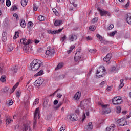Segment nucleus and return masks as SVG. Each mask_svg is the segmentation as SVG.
<instances>
[{
	"instance_id": "nucleus-39",
	"label": "nucleus",
	"mask_w": 131,
	"mask_h": 131,
	"mask_svg": "<svg viewBox=\"0 0 131 131\" xmlns=\"http://www.w3.org/2000/svg\"><path fill=\"white\" fill-rule=\"evenodd\" d=\"M116 112L117 113H120L121 112V107L120 106H118L116 108Z\"/></svg>"
},
{
	"instance_id": "nucleus-17",
	"label": "nucleus",
	"mask_w": 131,
	"mask_h": 131,
	"mask_svg": "<svg viewBox=\"0 0 131 131\" xmlns=\"http://www.w3.org/2000/svg\"><path fill=\"white\" fill-rule=\"evenodd\" d=\"M18 66H15L11 68V70L13 74H15V73H17V71H18Z\"/></svg>"
},
{
	"instance_id": "nucleus-44",
	"label": "nucleus",
	"mask_w": 131,
	"mask_h": 131,
	"mask_svg": "<svg viewBox=\"0 0 131 131\" xmlns=\"http://www.w3.org/2000/svg\"><path fill=\"white\" fill-rule=\"evenodd\" d=\"M38 103H39V99L37 98L35 100V101L33 103V105H37Z\"/></svg>"
},
{
	"instance_id": "nucleus-15",
	"label": "nucleus",
	"mask_w": 131,
	"mask_h": 131,
	"mask_svg": "<svg viewBox=\"0 0 131 131\" xmlns=\"http://www.w3.org/2000/svg\"><path fill=\"white\" fill-rule=\"evenodd\" d=\"M42 82L41 79H38L35 81V85H36V86H40V85L42 84Z\"/></svg>"
},
{
	"instance_id": "nucleus-14",
	"label": "nucleus",
	"mask_w": 131,
	"mask_h": 131,
	"mask_svg": "<svg viewBox=\"0 0 131 131\" xmlns=\"http://www.w3.org/2000/svg\"><path fill=\"white\" fill-rule=\"evenodd\" d=\"M112 58V54H107V55L103 58V61L105 62H109Z\"/></svg>"
},
{
	"instance_id": "nucleus-38",
	"label": "nucleus",
	"mask_w": 131,
	"mask_h": 131,
	"mask_svg": "<svg viewBox=\"0 0 131 131\" xmlns=\"http://www.w3.org/2000/svg\"><path fill=\"white\" fill-rule=\"evenodd\" d=\"M90 30H91L92 31H94L96 29V26L94 25H92L89 27Z\"/></svg>"
},
{
	"instance_id": "nucleus-51",
	"label": "nucleus",
	"mask_w": 131,
	"mask_h": 131,
	"mask_svg": "<svg viewBox=\"0 0 131 131\" xmlns=\"http://www.w3.org/2000/svg\"><path fill=\"white\" fill-rule=\"evenodd\" d=\"M90 53H91L92 54H95L96 53V50L95 49H90L89 50Z\"/></svg>"
},
{
	"instance_id": "nucleus-13",
	"label": "nucleus",
	"mask_w": 131,
	"mask_h": 131,
	"mask_svg": "<svg viewBox=\"0 0 131 131\" xmlns=\"http://www.w3.org/2000/svg\"><path fill=\"white\" fill-rule=\"evenodd\" d=\"M77 39V36L74 34H71L69 36V40L70 41H74Z\"/></svg>"
},
{
	"instance_id": "nucleus-36",
	"label": "nucleus",
	"mask_w": 131,
	"mask_h": 131,
	"mask_svg": "<svg viewBox=\"0 0 131 131\" xmlns=\"http://www.w3.org/2000/svg\"><path fill=\"white\" fill-rule=\"evenodd\" d=\"M96 37H97L98 39H99V40L100 41H103V37H102L100 34H97L96 35Z\"/></svg>"
},
{
	"instance_id": "nucleus-28",
	"label": "nucleus",
	"mask_w": 131,
	"mask_h": 131,
	"mask_svg": "<svg viewBox=\"0 0 131 131\" xmlns=\"http://www.w3.org/2000/svg\"><path fill=\"white\" fill-rule=\"evenodd\" d=\"M123 81H124V80L123 79H121L120 80V84L119 86V89H122V88L124 86V83H123Z\"/></svg>"
},
{
	"instance_id": "nucleus-58",
	"label": "nucleus",
	"mask_w": 131,
	"mask_h": 131,
	"mask_svg": "<svg viewBox=\"0 0 131 131\" xmlns=\"http://www.w3.org/2000/svg\"><path fill=\"white\" fill-rule=\"evenodd\" d=\"M2 39L4 42H5V41H7V37H2Z\"/></svg>"
},
{
	"instance_id": "nucleus-19",
	"label": "nucleus",
	"mask_w": 131,
	"mask_h": 131,
	"mask_svg": "<svg viewBox=\"0 0 131 131\" xmlns=\"http://www.w3.org/2000/svg\"><path fill=\"white\" fill-rule=\"evenodd\" d=\"M81 96V94L80 92H77L74 96V100H79Z\"/></svg>"
},
{
	"instance_id": "nucleus-18",
	"label": "nucleus",
	"mask_w": 131,
	"mask_h": 131,
	"mask_svg": "<svg viewBox=\"0 0 131 131\" xmlns=\"http://www.w3.org/2000/svg\"><path fill=\"white\" fill-rule=\"evenodd\" d=\"M126 20L128 24H131V13H128L127 14Z\"/></svg>"
},
{
	"instance_id": "nucleus-22",
	"label": "nucleus",
	"mask_w": 131,
	"mask_h": 131,
	"mask_svg": "<svg viewBox=\"0 0 131 131\" xmlns=\"http://www.w3.org/2000/svg\"><path fill=\"white\" fill-rule=\"evenodd\" d=\"M85 128L87 130H92L93 129V123L92 122L89 123L88 125L85 127Z\"/></svg>"
},
{
	"instance_id": "nucleus-24",
	"label": "nucleus",
	"mask_w": 131,
	"mask_h": 131,
	"mask_svg": "<svg viewBox=\"0 0 131 131\" xmlns=\"http://www.w3.org/2000/svg\"><path fill=\"white\" fill-rule=\"evenodd\" d=\"M0 81L1 82H6L7 81V76L6 75H3L1 77Z\"/></svg>"
},
{
	"instance_id": "nucleus-31",
	"label": "nucleus",
	"mask_w": 131,
	"mask_h": 131,
	"mask_svg": "<svg viewBox=\"0 0 131 131\" xmlns=\"http://www.w3.org/2000/svg\"><path fill=\"white\" fill-rule=\"evenodd\" d=\"M24 104L26 107H27L28 106V104H29V101H28V99H25L24 101Z\"/></svg>"
},
{
	"instance_id": "nucleus-5",
	"label": "nucleus",
	"mask_w": 131,
	"mask_h": 131,
	"mask_svg": "<svg viewBox=\"0 0 131 131\" xmlns=\"http://www.w3.org/2000/svg\"><path fill=\"white\" fill-rule=\"evenodd\" d=\"M117 123L119 124V125L124 126V125H127V121H126V118H122L121 119H118L117 121Z\"/></svg>"
},
{
	"instance_id": "nucleus-20",
	"label": "nucleus",
	"mask_w": 131,
	"mask_h": 131,
	"mask_svg": "<svg viewBox=\"0 0 131 131\" xmlns=\"http://www.w3.org/2000/svg\"><path fill=\"white\" fill-rule=\"evenodd\" d=\"M115 128V125L111 124L110 127L106 128V131H114Z\"/></svg>"
},
{
	"instance_id": "nucleus-49",
	"label": "nucleus",
	"mask_w": 131,
	"mask_h": 131,
	"mask_svg": "<svg viewBox=\"0 0 131 131\" xmlns=\"http://www.w3.org/2000/svg\"><path fill=\"white\" fill-rule=\"evenodd\" d=\"M33 25V23L32 21H29L28 23V26L29 28H30V26H32Z\"/></svg>"
},
{
	"instance_id": "nucleus-10",
	"label": "nucleus",
	"mask_w": 131,
	"mask_h": 131,
	"mask_svg": "<svg viewBox=\"0 0 131 131\" xmlns=\"http://www.w3.org/2000/svg\"><path fill=\"white\" fill-rule=\"evenodd\" d=\"M107 106H108V105H102V107L103 109V112L104 113V114H108V113H110L111 111L110 108H107Z\"/></svg>"
},
{
	"instance_id": "nucleus-12",
	"label": "nucleus",
	"mask_w": 131,
	"mask_h": 131,
	"mask_svg": "<svg viewBox=\"0 0 131 131\" xmlns=\"http://www.w3.org/2000/svg\"><path fill=\"white\" fill-rule=\"evenodd\" d=\"M29 128V131H31V128H30V125H28V124H24L22 127L21 131H27Z\"/></svg>"
},
{
	"instance_id": "nucleus-62",
	"label": "nucleus",
	"mask_w": 131,
	"mask_h": 131,
	"mask_svg": "<svg viewBox=\"0 0 131 131\" xmlns=\"http://www.w3.org/2000/svg\"><path fill=\"white\" fill-rule=\"evenodd\" d=\"M66 39V35H64L63 37H61V41H64Z\"/></svg>"
},
{
	"instance_id": "nucleus-9",
	"label": "nucleus",
	"mask_w": 131,
	"mask_h": 131,
	"mask_svg": "<svg viewBox=\"0 0 131 131\" xmlns=\"http://www.w3.org/2000/svg\"><path fill=\"white\" fill-rule=\"evenodd\" d=\"M20 42L24 46H28V45L30 43L31 41L30 40L26 39V38H23L21 39H20Z\"/></svg>"
},
{
	"instance_id": "nucleus-25",
	"label": "nucleus",
	"mask_w": 131,
	"mask_h": 131,
	"mask_svg": "<svg viewBox=\"0 0 131 131\" xmlns=\"http://www.w3.org/2000/svg\"><path fill=\"white\" fill-rule=\"evenodd\" d=\"M63 29V28H62V29H59L58 30H54V31H52V34H57V33H60V32H61Z\"/></svg>"
},
{
	"instance_id": "nucleus-47",
	"label": "nucleus",
	"mask_w": 131,
	"mask_h": 131,
	"mask_svg": "<svg viewBox=\"0 0 131 131\" xmlns=\"http://www.w3.org/2000/svg\"><path fill=\"white\" fill-rule=\"evenodd\" d=\"M14 104V102H13V100H10L8 103L7 105L8 106H12Z\"/></svg>"
},
{
	"instance_id": "nucleus-40",
	"label": "nucleus",
	"mask_w": 131,
	"mask_h": 131,
	"mask_svg": "<svg viewBox=\"0 0 131 131\" xmlns=\"http://www.w3.org/2000/svg\"><path fill=\"white\" fill-rule=\"evenodd\" d=\"M65 129H66V126L65 125H63L61 126L59 131H65Z\"/></svg>"
},
{
	"instance_id": "nucleus-64",
	"label": "nucleus",
	"mask_w": 131,
	"mask_h": 131,
	"mask_svg": "<svg viewBox=\"0 0 131 131\" xmlns=\"http://www.w3.org/2000/svg\"><path fill=\"white\" fill-rule=\"evenodd\" d=\"M12 10L15 11V10H17L18 8L16 6H14L13 7H12Z\"/></svg>"
},
{
	"instance_id": "nucleus-27",
	"label": "nucleus",
	"mask_w": 131,
	"mask_h": 131,
	"mask_svg": "<svg viewBox=\"0 0 131 131\" xmlns=\"http://www.w3.org/2000/svg\"><path fill=\"white\" fill-rule=\"evenodd\" d=\"M28 3V0L21 1V6H23V7H26V5H27Z\"/></svg>"
},
{
	"instance_id": "nucleus-29",
	"label": "nucleus",
	"mask_w": 131,
	"mask_h": 131,
	"mask_svg": "<svg viewBox=\"0 0 131 131\" xmlns=\"http://www.w3.org/2000/svg\"><path fill=\"white\" fill-rule=\"evenodd\" d=\"M64 64L62 63H59L57 67L55 68V70H58V69H61L63 67Z\"/></svg>"
},
{
	"instance_id": "nucleus-61",
	"label": "nucleus",
	"mask_w": 131,
	"mask_h": 131,
	"mask_svg": "<svg viewBox=\"0 0 131 131\" xmlns=\"http://www.w3.org/2000/svg\"><path fill=\"white\" fill-rule=\"evenodd\" d=\"M75 48V46L74 45H73L71 46L69 50L72 52V50H73Z\"/></svg>"
},
{
	"instance_id": "nucleus-23",
	"label": "nucleus",
	"mask_w": 131,
	"mask_h": 131,
	"mask_svg": "<svg viewBox=\"0 0 131 131\" xmlns=\"http://www.w3.org/2000/svg\"><path fill=\"white\" fill-rule=\"evenodd\" d=\"M14 48H15V45L14 43H12L8 46V52H12L13 50H14Z\"/></svg>"
},
{
	"instance_id": "nucleus-33",
	"label": "nucleus",
	"mask_w": 131,
	"mask_h": 131,
	"mask_svg": "<svg viewBox=\"0 0 131 131\" xmlns=\"http://www.w3.org/2000/svg\"><path fill=\"white\" fill-rule=\"evenodd\" d=\"M9 91V88L5 87L2 90V92L3 94H7V92Z\"/></svg>"
},
{
	"instance_id": "nucleus-46",
	"label": "nucleus",
	"mask_w": 131,
	"mask_h": 131,
	"mask_svg": "<svg viewBox=\"0 0 131 131\" xmlns=\"http://www.w3.org/2000/svg\"><path fill=\"white\" fill-rule=\"evenodd\" d=\"M85 103H83L82 102H81L80 103V106L81 107L82 109H85Z\"/></svg>"
},
{
	"instance_id": "nucleus-34",
	"label": "nucleus",
	"mask_w": 131,
	"mask_h": 131,
	"mask_svg": "<svg viewBox=\"0 0 131 131\" xmlns=\"http://www.w3.org/2000/svg\"><path fill=\"white\" fill-rule=\"evenodd\" d=\"M45 19H46V18L45 17V16L40 15L38 16V20L39 21H45Z\"/></svg>"
},
{
	"instance_id": "nucleus-30",
	"label": "nucleus",
	"mask_w": 131,
	"mask_h": 131,
	"mask_svg": "<svg viewBox=\"0 0 131 131\" xmlns=\"http://www.w3.org/2000/svg\"><path fill=\"white\" fill-rule=\"evenodd\" d=\"M42 74H43V71L40 70L35 75V76H40V75H42Z\"/></svg>"
},
{
	"instance_id": "nucleus-26",
	"label": "nucleus",
	"mask_w": 131,
	"mask_h": 131,
	"mask_svg": "<svg viewBox=\"0 0 131 131\" xmlns=\"http://www.w3.org/2000/svg\"><path fill=\"white\" fill-rule=\"evenodd\" d=\"M20 26L23 27V28H24L26 26V24L25 23V20L23 19H20Z\"/></svg>"
},
{
	"instance_id": "nucleus-53",
	"label": "nucleus",
	"mask_w": 131,
	"mask_h": 131,
	"mask_svg": "<svg viewBox=\"0 0 131 131\" xmlns=\"http://www.w3.org/2000/svg\"><path fill=\"white\" fill-rule=\"evenodd\" d=\"M33 9L34 11H37V6H36V5L34 4L33 7Z\"/></svg>"
},
{
	"instance_id": "nucleus-52",
	"label": "nucleus",
	"mask_w": 131,
	"mask_h": 131,
	"mask_svg": "<svg viewBox=\"0 0 131 131\" xmlns=\"http://www.w3.org/2000/svg\"><path fill=\"white\" fill-rule=\"evenodd\" d=\"M20 95H21V92H20V91H17L16 92V97H17V98H20Z\"/></svg>"
},
{
	"instance_id": "nucleus-57",
	"label": "nucleus",
	"mask_w": 131,
	"mask_h": 131,
	"mask_svg": "<svg viewBox=\"0 0 131 131\" xmlns=\"http://www.w3.org/2000/svg\"><path fill=\"white\" fill-rule=\"evenodd\" d=\"M129 7V2H127L126 4L125 5V9H127Z\"/></svg>"
},
{
	"instance_id": "nucleus-48",
	"label": "nucleus",
	"mask_w": 131,
	"mask_h": 131,
	"mask_svg": "<svg viewBox=\"0 0 131 131\" xmlns=\"http://www.w3.org/2000/svg\"><path fill=\"white\" fill-rule=\"evenodd\" d=\"M13 17L16 18L17 21H19V16L16 13L13 14Z\"/></svg>"
},
{
	"instance_id": "nucleus-43",
	"label": "nucleus",
	"mask_w": 131,
	"mask_h": 131,
	"mask_svg": "<svg viewBox=\"0 0 131 131\" xmlns=\"http://www.w3.org/2000/svg\"><path fill=\"white\" fill-rule=\"evenodd\" d=\"M53 11L55 15H56V16H58L59 15V13H58V11H57V10L55 8H53Z\"/></svg>"
},
{
	"instance_id": "nucleus-37",
	"label": "nucleus",
	"mask_w": 131,
	"mask_h": 131,
	"mask_svg": "<svg viewBox=\"0 0 131 131\" xmlns=\"http://www.w3.org/2000/svg\"><path fill=\"white\" fill-rule=\"evenodd\" d=\"M11 121L13 122V120H11V118H8L6 119V124H10Z\"/></svg>"
},
{
	"instance_id": "nucleus-56",
	"label": "nucleus",
	"mask_w": 131,
	"mask_h": 131,
	"mask_svg": "<svg viewBox=\"0 0 131 131\" xmlns=\"http://www.w3.org/2000/svg\"><path fill=\"white\" fill-rule=\"evenodd\" d=\"M2 37H7V32H4L2 33Z\"/></svg>"
},
{
	"instance_id": "nucleus-55",
	"label": "nucleus",
	"mask_w": 131,
	"mask_h": 131,
	"mask_svg": "<svg viewBox=\"0 0 131 131\" xmlns=\"http://www.w3.org/2000/svg\"><path fill=\"white\" fill-rule=\"evenodd\" d=\"M86 40H93V38H92L91 36H87L86 37Z\"/></svg>"
},
{
	"instance_id": "nucleus-63",
	"label": "nucleus",
	"mask_w": 131,
	"mask_h": 131,
	"mask_svg": "<svg viewBox=\"0 0 131 131\" xmlns=\"http://www.w3.org/2000/svg\"><path fill=\"white\" fill-rule=\"evenodd\" d=\"M112 89V86H111L107 87L106 90H107V92H110V91H111Z\"/></svg>"
},
{
	"instance_id": "nucleus-6",
	"label": "nucleus",
	"mask_w": 131,
	"mask_h": 131,
	"mask_svg": "<svg viewBox=\"0 0 131 131\" xmlns=\"http://www.w3.org/2000/svg\"><path fill=\"white\" fill-rule=\"evenodd\" d=\"M51 106H52V102H50V100H49V99H46L44 101V102L43 103V107L44 108H50Z\"/></svg>"
},
{
	"instance_id": "nucleus-45",
	"label": "nucleus",
	"mask_w": 131,
	"mask_h": 131,
	"mask_svg": "<svg viewBox=\"0 0 131 131\" xmlns=\"http://www.w3.org/2000/svg\"><path fill=\"white\" fill-rule=\"evenodd\" d=\"M6 6L7 7H10V6H11V1L10 0L6 1Z\"/></svg>"
},
{
	"instance_id": "nucleus-59",
	"label": "nucleus",
	"mask_w": 131,
	"mask_h": 131,
	"mask_svg": "<svg viewBox=\"0 0 131 131\" xmlns=\"http://www.w3.org/2000/svg\"><path fill=\"white\" fill-rule=\"evenodd\" d=\"M75 48V46L74 45H73L71 46L69 50L72 52V50H73Z\"/></svg>"
},
{
	"instance_id": "nucleus-50",
	"label": "nucleus",
	"mask_w": 131,
	"mask_h": 131,
	"mask_svg": "<svg viewBox=\"0 0 131 131\" xmlns=\"http://www.w3.org/2000/svg\"><path fill=\"white\" fill-rule=\"evenodd\" d=\"M114 28V26L113 25H111L108 27H107L108 30H111L113 28Z\"/></svg>"
},
{
	"instance_id": "nucleus-41",
	"label": "nucleus",
	"mask_w": 131,
	"mask_h": 131,
	"mask_svg": "<svg viewBox=\"0 0 131 131\" xmlns=\"http://www.w3.org/2000/svg\"><path fill=\"white\" fill-rule=\"evenodd\" d=\"M98 20H99V18L95 17L92 20V23H96V22H98Z\"/></svg>"
},
{
	"instance_id": "nucleus-1",
	"label": "nucleus",
	"mask_w": 131,
	"mask_h": 131,
	"mask_svg": "<svg viewBox=\"0 0 131 131\" xmlns=\"http://www.w3.org/2000/svg\"><path fill=\"white\" fill-rule=\"evenodd\" d=\"M42 64V62H41V61L38 59H34L33 60L32 62L30 63V67L33 71H36V70L39 69Z\"/></svg>"
},
{
	"instance_id": "nucleus-2",
	"label": "nucleus",
	"mask_w": 131,
	"mask_h": 131,
	"mask_svg": "<svg viewBox=\"0 0 131 131\" xmlns=\"http://www.w3.org/2000/svg\"><path fill=\"white\" fill-rule=\"evenodd\" d=\"M106 73V70L104 67H100L96 72V76L100 78V77H103L105 76Z\"/></svg>"
},
{
	"instance_id": "nucleus-11",
	"label": "nucleus",
	"mask_w": 131,
	"mask_h": 131,
	"mask_svg": "<svg viewBox=\"0 0 131 131\" xmlns=\"http://www.w3.org/2000/svg\"><path fill=\"white\" fill-rule=\"evenodd\" d=\"M70 119L72 120V121H77L78 120V118L77 117V115L75 114H73L71 115Z\"/></svg>"
},
{
	"instance_id": "nucleus-21",
	"label": "nucleus",
	"mask_w": 131,
	"mask_h": 131,
	"mask_svg": "<svg viewBox=\"0 0 131 131\" xmlns=\"http://www.w3.org/2000/svg\"><path fill=\"white\" fill-rule=\"evenodd\" d=\"M62 24H63V21L61 20H56L54 22L55 26H60V25H62Z\"/></svg>"
},
{
	"instance_id": "nucleus-42",
	"label": "nucleus",
	"mask_w": 131,
	"mask_h": 131,
	"mask_svg": "<svg viewBox=\"0 0 131 131\" xmlns=\"http://www.w3.org/2000/svg\"><path fill=\"white\" fill-rule=\"evenodd\" d=\"M116 33H117V31H116L112 32L110 33V36H114L115 35V34H116Z\"/></svg>"
},
{
	"instance_id": "nucleus-8",
	"label": "nucleus",
	"mask_w": 131,
	"mask_h": 131,
	"mask_svg": "<svg viewBox=\"0 0 131 131\" xmlns=\"http://www.w3.org/2000/svg\"><path fill=\"white\" fill-rule=\"evenodd\" d=\"M39 111V108H37L35 111V113H34V115L33 126H34L35 125V124H36V119H37V116L38 115Z\"/></svg>"
},
{
	"instance_id": "nucleus-16",
	"label": "nucleus",
	"mask_w": 131,
	"mask_h": 131,
	"mask_svg": "<svg viewBox=\"0 0 131 131\" xmlns=\"http://www.w3.org/2000/svg\"><path fill=\"white\" fill-rule=\"evenodd\" d=\"M98 10L101 16H106L107 14H108V12H107L106 11H105L104 10H101L100 8H98Z\"/></svg>"
},
{
	"instance_id": "nucleus-32",
	"label": "nucleus",
	"mask_w": 131,
	"mask_h": 131,
	"mask_svg": "<svg viewBox=\"0 0 131 131\" xmlns=\"http://www.w3.org/2000/svg\"><path fill=\"white\" fill-rule=\"evenodd\" d=\"M19 82H18L17 83H16L15 85L12 88V93L14 92L15 91V90H16V89H17V86L19 85Z\"/></svg>"
},
{
	"instance_id": "nucleus-54",
	"label": "nucleus",
	"mask_w": 131,
	"mask_h": 131,
	"mask_svg": "<svg viewBox=\"0 0 131 131\" xmlns=\"http://www.w3.org/2000/svg\"><path fill=\"white\" fill-rule=\"evenodd\" d=\"M63 78H65V75L62 74L59 76V79H63Z\"/></svg>"
},
{
	"instance_id": "nucleus-60",
	"label": "nucleus",
	"mask_w": 131,
	"mask_h": 131,
	"mask_svg": "<svg viewBox=\"0 0 131 131\" xmlns=\"http://www.w3.org/2000/svg\"><path fill=\"white\" fill-rule=\"evenodd\" d=\"M75 48V46L74 45H73L71 46L69 50L72 52V50H73Z\"/></svg>"
},
{
	"instance_id": "nucleus-35",
	"label": "nucleus",
	"mask_w": 131,
	"mask_h": 131,
	"mask_svg": "<svg viewBox=\"0 0 131 131\" xmlns=\"http://www.w3.org/2000/svg\"><path fill=\"white\" fill-rule=\"evenodd\" d=\"M19 34H20V33L18 32H15V35L13 37L14 39H17V38L19 37Z\"/></svg>"
},
{
	"instance_id": "nucleus-7",
	"label": "nucleus",
	"mask_w": 131,
	"mask_h": 131,
	"mask_svg": "<svg viewBox=\"0 0 131 131\" xmlns=\"http://www.w3.org/2000/svg\"><path fill=\"white\" fill-rule=\"evenodd\" d=\"M46 54L47 55H48L49 57H54L55 55V49H51L47 50L46 51Z\"/></svg>"
},
{
	"instance_id": "nucleus-3",
	"label": "nucleus",
	"mask_w": 131,
	"mask_h": 131,
	"mask_svg": "<svg viewBox=\"0 0 131 131\" xmlns=\"http://www.w3.org/2000/svg\"><path fill=\"white\" fill-rule=\"evenodd\" d=\"M113 104L114 105H120L122 103V99L120 97H116L112 99Z\"/></svg>"
},
{
	"instance_id": "nucleus-4",
	"label": "nucleus",
	"mask_w": 131,
	"mask_h": 131,
	"mask_svg": "<svg viewBox=\"0 0 131 131\" xmlns=\"http://www.w3.org/2000/svg\"><path fill=\"white\" fill-rule=\"evenodd\" d=\"M83 54H82V52L80 51H77L75 55L74 59L75 62H77V61H79L82 58Z\"/></svg>"
}]
</instances>
